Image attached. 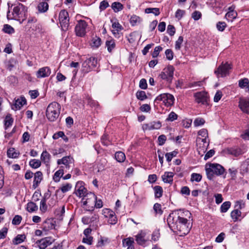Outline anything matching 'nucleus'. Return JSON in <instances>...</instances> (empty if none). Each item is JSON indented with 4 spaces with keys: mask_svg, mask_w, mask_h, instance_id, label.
I'll use <instances>...</instances> for the list:
<instances>
[{
    "mask_svg": "<svg viewBox=\"0 0 249 249\" xmlns=\"http://www.w3.org/2000/svg\"><path fill=\"white\" fill-rule=\"evenodd\" d=\"M27 210L30 212L32 213L35 211H36L38 209L37 206L33 202H30L27 204Z\"/></svg>",
    "mask_w": 249,
    "mask_h": 249,
    "instance_id": "nucleus-39",
    "label": "nucleus"
},
{
    "mask_svg": "<svg viewBox=\"0 0 249 249\" xmlns=\"http://www.w3.org/2000/svg\"><path fill=\"white\" fill-rule=\"evenodd\" d=\"M156 101H162L166 106H171L174 104V97L169 93H163L157 96Z\"/></svg>",
    "mask_w": 249,
    "mask_h": 249,
    "instance_id": "nucleus-10",
    "label": "nucleus"
},
{
    "mask_svg": "<svg viewBox=\"0 0 249 249\" xmlns=\"http://www.w3.org/2000/svg\"><path fill=\"white\" fill-rule=\"evenodd\" d=\"M194 96L195 97V100L197 103H201L203 105L207 104L209 98L206 92H197L195 94Z\"/></svg>",
    "mask_w": 249,
    "mask_h": 249,
    "instance_id": "nucleus-15",
    "label": "nucleus"
},
{
    "mask_svg": "<svg viewBox=\"0 0 249 249\" xmlns=\"http://www.w3.org/2000/svg\"><path fill=\"white\" fill-rule=\"evenodd\" d=\"M174 173L171 172H166L162 176V179L165 183H172Z\"/></svg>",
    "mask_w": 249,
    "mask_h": 249,
    "instance_id": "nucleus-21",
    "label": "nucleus"
},
{
    "mask_svg": "<svg viewBox=\"0 0 249 249\" xmlns=\"http://www.w3.org/2000/svg\"><path fill=\"white\" fill-rule=\"evenodd\" d=\"M7 156L10 158H17L19 155V153L17 152L15 148H10L7 150Z\"/></svg>",
    "mask_w": 249,
    "mask_h": 249,
    "instance_id": "nucleus-27",
    "label": "nucleus"
},
{
    "mask_svg": "<svg viewBox=\"0 0 249 249\" xmlns=\"http://www.w3.org/2000/svg\"><path fill=\"white\" fill-rule=\"evenodd\" d=\"M241 216V212L238 209L233 210L231 213V216L234 222L238 220V218Z\"/></svg>",
    "mask_w": 249,
    "mask_h": 249,
    "instance_id": "nucleus-30",
    "label": "nucleus"
},
{
    "mask_svg": "<svg viewBox=\"0 0 249 249\" xmlns=\"http://www.w3.org/2000/svg\"><path fill=\"white\" fill-rule=\"evenodd\" d=\"M22 217L21 216L19 215H16L13 219L12 222L13 225H18L20 223Z\"/></svg>",
    "mask_w": 249,
    "mask_h": 249,
    "instance_id": "nucleus-59",
    "label": "nucleus"
},
{
    "mask_svg": "<svg viewBox=\"0 0 249 249\" xmlns=\"http://www.w3.org/2000/svg\"><path fill=\"white\" fill-rule=\"evenodd\" d=\"M176 29L172 25H169L167 27V32L168 34L171 36H173L175 33Z\"/></svg>",
    "mask_w": 249,
    "mask_h": 249,
    "instance_id": "nucleus-64",
    "label": "nucleus"
},
{
    "mask_svg": "<svg viewBox=\"0 0 249 249\" xmlns=\"http://www.w3.org/2000/svg\"><path fill=\"white\" fill-rule=\"evenodd\" d=\"M3 31L8 34H12L14 32V28L9 25L5 24L3 28Z\"/></svg>",
    "mask_w": 249,
    "mask_h": 249,
    "instance_id": "nucleus-51",
    "label": "nucleus"
},
{
    "mask_svg": "<svg viewBox=\"0 0 249 249\" xmlns=\"http://www.w3.org/2000/svg\"><path fill=\"white\" fill-rule=\"evenodd\" d=\"M245 205V202L242 200L236 201L235 203L234 207L236 208V209H242L244 208Z\"/></svg>",
    "mask_w": 249,
    "mask_h": 249,
    "instance_id": "nucleus-56",
    "label": "nucleus"
},
{
    "mask_svg": "<svg viewBox=\"0 0 249 249\" xmlns=\"http://www.w3.org/2000/svg\"><path fill=\"white\" fill-rule=\"evenodd\" d=\"M199 136H201V138H205L207 139L208 137V131L206 129H202L198 132Z\"/></svg>",
    "mask_w": 249,
    "mask_h": 249,
    "instance_id": "nucleus-58",
    "label": "nucleus"
},
{
    "mask_svg": "<svg viewBox=\"0 0 249 249\" xmlns=\"http://www.w3.org/2000/svg\"><path fill=\"white\" fill-rule=\"evenodd\" d=\"M111 22L112 23V27L113 28V30L117 31H121L123 29L122 26L119 23L116 19H111Z\"/></svg>",
    "mask_w": 249,
    "mask_h": 249,
    "instance_id": "nucleus-32",
    "label": "nucleus"
},
{
    "mask_svg": "<svg viewBox=\"0 0 249 249\" xmlns=\"http://www.w3.org/2000/svg\"><path fill=\"white\" fill-rule=\"evenodd\" d=\"M29 165L33 168L36 169L41 165V161L39 160L33 159L29 162Z\"/></svg>",
    "mask_w": 249,
    "mask_h": 249,
    "instance_id": "nucleus-42",
    "label": "nucleus"
},
{
    "mask_svg": "<svg viewBox=\"0 0 249 249\" xmlns=\"http://www.w3.org/2000/svg\"><path fill=\"white\" fill-rule=\"evenodd\" d=\"M51 73V69L48 67H44L39 69L36 72V77L38 78L49 76Z\"/></svg>",
    "mask_w": 249,
    "mask_h": 249,
    "instance_id": "nucleus-18",
    "label": "nucleus"
},
{
    "mask_svg": "<svg viewBox=\"0 0 249 249\" xmlns=\"http://www.w3.org/2000/svg\"><path fill=\"white\" fill-rule=\"evenodd\" d=\"M95 200L96 196L93 193L89 192L82 198L81 202L87 210L92 211L95 208Z\"/></svg>",
    "mask_w": 249,
    "mask_h": 249,
    "instance_id": "nucleus-5",
    "label": "nucleus"
},
{
    "mask_svg": "<svg viewBox=\"0 0 249 249\" xmlns=\"http://www.w3.org/2000/svg\"><path fill=\"white\" fill-rule=\"evenodd\" d=\"M73 162V159L70 156H67L64 157L61 159L58 160L57 163L58 165L61 164H64L66 168H69L70 167V164H72Z\"/></svg>",
    "mask_w": 249,
    "mask_h": 249,
    "instance_id": "nucleus-20",
    "label": "nucleus"
},
{
    "mask_svg": "<svg viewBox=\"0 0 249 249\" xmlns=\"http://www.w3.org/2000/svg\"><path fill=\"white\" fill-rule=\"evenodd\" d=\"M237 17V13L236 12H228L225 18L227 20L232 21Z\"/></svg>",
    "mask_w": 249,
    "mask_h": 249,
    "instance_id": "nucleus-36",
    "label": "nucleus"
},
{
    "mask_svg": "<svg viewBox=\"0 0 249 249\" xmlns=\"http://www.w3.org/2000/svg\"><path fill=\"white\" fill-rule=\"evenodd\" d=\"M187 221L186 218L174 214H170L167 218L168 224L170 228L173 230L178 231L182 234H186L189 232L187 226Z\"/></svg>",
    "mask_w": 249,
    "mask_h": 249,
    "instance_id": "nucleus-1",
    "label": "nucleus"
},
{
    "mask_svg": "<svg viewBox=\"0 0 249 249\" xmlns=\"http://www.w3.org/2000/svg\"><path fill=\"white\" fill-rule=\"evenodd\" d=\"M51 196V193L48 191L44 194L43 198L40 201V210L41 212L44 213L47 210V206L46 205V201L49 199Z\"/></svg>",
    "mask_w": 249,
    "mask_h": 249,
    "instance_id": "nucleus-19",
    "label": "nucleus"
},
{
    "mask_svg": "<svg viewBox=\"0 0 249 249\" xmlns=\"http://www.w3.org/2000/svg\"><path fill=\"white\" fill-rule=\"evenodd\" d=\"M145 12L147 14L152 13L155 16H158L160 14V9L158 8H147L145 9Z\"/></svg>",
    "mask_w": 249,
    "mask_h": 249,
    "instance_id": "nucleus-44",
    "label": "nucleus"
},
{
    "mask_svg": "<svg viewBox=\"0 0 249 249\" xmlns=\"http://www.w3.org/2000/svg\"><path fill=\"white\" fill-rule=\"evenodd\" d=\"M147 126L149 130L158 129L161 126V123L159 122H153L147 124Z\"/></svg>",
    "mask_w": 249,
    "mask_h": 249,
    "instance_id": "nucleus-29",
    "label": "nucleus"
},
{
    "mask_svg": "<svg viewBox=\"0 0 249 249\" xmlns=\"http://www.w3.org/2000/svg\"><path fill=\"white\" fill-rule=\"evenodd\" d=\"M238 107L244 113L249 114V99L240 98Z\"/></svg>",
    "mask_w": 249,
    "mask_h": 249,
    "instance_id": "nucleus-17",
    "label": "nucleus"
},
{
    "mask_svg": "<svg viewBox=\"0 0 249 249\" xmlns=\"http://www.w3.org/2000/svg\"><path fill=\"white\" fill-rule=\"evenodd\" d=\"M229 154L237 157L243 153V152L240 148H230L227 149Z\"/></svg>",
    "mask_w": 249,
    "mask_h": 249,
    "instance_id": "nucleus-26",
    "label": "nucleus"
},
{
    "mask_svg": "<svg viewBox=\"0 0 249 249\" xmlns=\"http://www.w3.org/2000/svg\"><path fill=\"white\" fill-rule=\"evenodd\" d=\"M134 243V239L132 237L125 238L123 240V244L124 247H129L133 246Z\"/></svg>",
    "mask_w": 249,
    "mask_h": 249,
    "instance_id": "nucleus-43",
    "label": "nucleus"
},
{
    "mask_svg": "<svg viewBox=\"0 0 249 249\" xmlns=\"http://www.w3.org/2000/svg\"><path fill=\"white\" fill-rule=\"evenodd\" d=\"M93 237L90 236H87L83 238V242L88 245H91L92 243Z\"/></svg>",
    "mask_w": 249,
    "mask_h": 249,
    "instance_id": "nucleus-63",
    "label": "nucleus"
},
{
    "mask_svg": "<svg viewBox=\"0 0 249 249\" xmlns=\"http://www.w3.org/2000/svg\"><path fill=\"white\" fill-rule=\"evenodd\" d=\"M162 48L160 46H157L155 48L154 52L152 53V57L153 58L157 57L160 53L162 51Z\"/></svg>",
    "mask_w": 249,
    "mask_h": 249,
    "instance_id": "nucleus-57",
    "label": "nucleus"
},
{
    "mask_svg": "<svg viewBox=\"0 0 249 249\" xmlns=\"http://www.w3.org/2000/svg\"><path fill=\"white\" fill-rule=\"evenodd\" d=\"M49 8V4L46 1H42L39 3L37 6V9L39 13H45Z\"/></svg>",
    "mask_w": 249,
    "mask_h": 249,
    "instance_id": "nucleus-25",
    "label": "nucleus"
},
{
    "mask_svg": "<svg viewBox=\"0 0 249 249\" xmlns=\"http://www.w3.org/2000/svg\"><path fill=\"white\" fill-rule=\"evenodd\" d=\"M249 84V80L247 78H244L239 80L238 86L241 89L247 88Z\"/></svg>",
    "mask_w": 249,
    "mask_h": 249,
    "instance_id": "nucleus-40",
    "label": "nucleus"
},
{
    "mask_svg": "<svg viewBox=\"0 0 249 249\" xmlns=\"http://www.w3.org/2000/svg\"><path fill=\"white\" fill-rule=\"evenodd\" d=\"M61 109V106L56 102L50 103L46 109V116L48 119L53 122L55 121L59 116Z\"/></svg>",
    "mask_w": 249,
    "mask_h": 249,
    "instance_id": "nucleus-4",
    "label": "nucleus"
},
{
    "mask_svg": "<svg viewBox=\"0 0 249 249\" xmlns=\"http://www.w3.org/2000/svg\"><path fill=\"white\" fill-rule=\"evenodd\" d=\"M205 170L207 178L210 180L213 179L214 175L220 176L225 171L223 167L217 163L207 164L205 166Z\"/></svg>",
    "mask_w": 249,
    "mask_h": 249,
    "instance_id": "nucleus-3",
    "label": "nucleus"
},
{
    "mask_svg": "<svg viewBox=\"0 0 249 249\" xmlns=\"http://www.w3.org/2000/svg\"><path fill=\"white\" fill-rule=\"evenodd\" d=\"M101 44V39L100 38L95 36L93 37L90 43L92 47L97 48H98Z\"/></svg>",
    "mask_w": 249,
    "mask_h": 249,
    "instance_id": "nucleus-35",
    "label": "nucleus"
},
{
    "mask_svg": "<svg viewBox=\"0 0 249 249\" xmlns=\"http://www.w3.org/2000/svg\"><path fill=\"white\" fill-rule=\"evenodd\" d=\"M174 71V68L172 66H169L163 69V71L160 74L161 79L166 80L167 81H171Z\"/></svg>",
    "mask_w": 249,
    "mask_h": 249,
    "instance_id": "nucleus-12",
    "label": "nucleus"
},
{
    "mask_svg": "<svg viewBox=\"0 0 249 249\" xmlns=\"http://www.w3.org/2000/svg\"><path fill=\"white\" fill-rule=\"evenodd\" d=\"M205 122V121L203 118H197L195 120L194 124L195 126H198L204 124Z\"/></svg>",
    "mask_w": 249,
    "mask_h": 249,
    "instance_id": "nucleus-55",
    "label": "nucleus"
},
{
    "mask_svg": "<svg viewBox=\"0 0 249 249\" xmlns=\"http://www.w3.org/2000/svg\"><path fill=\"white\" fill-rule=\"evenodd\" d=\"M26 238L24 234H18L13 240V243L15 245L19 244L23 242Z\"/></svg>",
    "mask_w": 249,
    "mask_h": 249,
    "instance_id": "nucleus-31",
    "label": "nucleus"
},
{
    "mask_svg": "<svg viewBox=\"0 0 249 249\" xmlns=\"http://www.w3.org/2000/svg\"><path fill=\"white\" fill-rule=\"evenodd\" d=\"M59 20L63 31H66L70 26L69 14L65 10H61L59 14Z\"/></svg>",
    "mask_w": 249,
    "mask_h": 249,
    "instance_id": "nucleus-7",
    "label": "nucleus"
},
{
    "mask_svg": "<svg viewBox=\"0 0 249 249\" xmlns=\"http://www.w3.org/2000/svg\"><path fill=\"white\" fill-rule=\"evenodd\" d=\"M87 23L83 20L78 21L75 27V32L77 36L82 37L86 34V29L87 27Z\"/></svg>",
    "mask_w": 249,
    "mask_h": 249,
    "instance_id": "nucleus-11",
    "label": "nucleus"
},
{
    "mask_svg": "<svg viewBox=\"0 0 249 249\" xmlns=\"http://www.w3.org/2000/svg\"><path fill=\"white\" fill-rule=\"evenodd\" d=\"M53 225L50 221H46L43 224V229L47 231L49 229L53 228Z\"/></svg>",
    "mask_w": 249,
    "mask_h": 249,
    "instance_id": "nucleus-54",
    "label": "nucleus"
},
{
    "mask_svg": "<svg viewBox=\"0 0 249 249\" xmlns=\"http://www.w3.org/2000/svg\"><path fill=\"white\" fill-rule=\"evenodd\" d=\"M178 154V152L176 151H173L170 153H167L165 154V157L166 158V160L168 162H170L171 161L172 159L176 157Z\"/></svg>",
    "mask_w": 249,
    "mask_h": 249,
    "instance_id": "nucleus-49",
    "label": "nucleus"
},
{
    "mask_svg": "<svg viewBox=\"0 0 249 249\" xmlns=\"http://www.w3.org/2000/svg\"><path fill=\"white\" fill-rule=\"evenodd\" d=\"M231 206V203L230 201L224 202L221 206L220 211L221 213H226L229 210Z\"/></svg>",
    "mask_w": 249,
    "mask_h": 249,
    "instance_id": "nucleus-45",
    "label": "nucleus"
},
{
    "mask_svg": "<svg viewBox=\"0 0 249 249\" xmlns=\"http://www.w3.org/2000/svg\"><path fill=\"white\" fill-rule=\"evenodd\" d=\"M111 8L115 13H117L121 11L123 9L124 6L123 5L119 2H114L112 3Z\"/></svg>",
    "mask_w": 249,
    "mask_h": 249,
    "instance_id": "nucleus-33",
    "label": "nucleus"
},
{
    "mask_svg": "<svg viewBox=\"0 0 249 249\" xmlns=\"http://www.w3.org/2000/svg\"><path fill=\"white\" fill-rule=\"evenodd\" d=\"M183 41V37L182 36H179L178 39L176 41L175 49L177 50L180 49L181 45Z\"/></svg>",
    "mask_w": 249,
    "mask_h": 249,
    "instance_id": "nucleus-52",
    "label": "nucleus"
},
{
    "mask_svg": "<svg viewBox=\"0 0 249 249\" xmlns=\"http://www.w3.org/2000/svg\"><path fill=\"white\" fill-rule=\"evenodd\" d=\"M153 209L157 213L161 214L162 213L161 206L159 203H155L154 205Z\"/></svg>",
    "mask_w": 249,
    "mask_h": 249,
    "instance_id": "nucleus-61",
    "label": "nucleus"
},
{
    "mask_svg": "<svg viewBox=\"0 0 249 249\" xmlns=\"http://www.w3.org/2000/svg\"><path fill=\"white\" fill-rule=\"evenodd\" d=\"M155 196L157 198L160 197L162 195V188L160 186H155L154 188Z\"/></svg>",
    "mask_w": 249,
    "mask_h": 249,
    "instance_id": "nucleus-41",
    "label": "nucleus"
},
{
    "mask_svg": "<svg viewBox=\"0 0 249 249\" xmlns=\"http://www.w3.org/2000/svg\"><path fill=\"white\" fill-rule=\"evenodd\" d=\"M63 168L64 166H61L60 169L54 173L53 176V179L55 182H59L60 178L61 177L63 178V175L64 173Z\"/></svg>",
    "mask_w": 249,
    "mask_h": 249,
    "instance_id": "nucleus-23",
    "label": "nucleus"
},
{
    "mask_svg": "<svg viewBox=\"0 0 249 249\" xmlns=\"http://www.w3.org/2000/svg\"><path fill=\"white\" fill-rule=\"evenodd\" d=\"M197 150L199 155H203L205 153L209 145V141L205 138L198 137L196 140Z\"/></svg>",
    "mask_w": 249,
    "mask_h": 249,
    "instance_id": "nucleus-8",
    "label": "nucleus"
},
{
    "mask_svg": "<svg viewBox=\"0 0 249 249\" xmlns=\"http://www.w3.org/2000/svg\"><path fill=\"white\" fill-rule=\"evenodd\" d=\"M102 213L106 218H108V222L110 224H115L117 222V218L113 211L109 209L103 210Z\"/></svg>",
    "mask_w": 249,
    "mask_h": 249,
    "instance_id": "nucleus-14",
    "label": "nucleus"
},
{
    "mask_svg": "<svg viewBox=\"0 0 249 249\" xmlns=\"http://www.w3.org/2000/svg\"><path fill=\"white\" fill-rule=\"evenodd\" d=\"M231 69V67L228 63H222L214 72L217 77H224L229 73V70Z\"/></svg>",
    "mask_w": 249,
    "mask_h": 249,
    "instance_id": "nucleus-9",
    "label": "nucleus"
},
{
    "mask_svg": "<svg viewBox=\"0 0 249 249\" xmlns=\"http://www.w3.org/2000/svg\"><path fill=\"white\" fill-rule=\"evenodd\" d=\"M106 45L107 51L110 53L115 48L116 44L114 40L110 39L106 41Z\"/></svg>",
    "mask_w": 249,
    "mask_h": 249,
    "instance_id": "nucleus-38",
    "label": "nucleus"
},
{
    "mask_svg": "<svg viewBox=\"0 0 249 249\" xmlns=\"http://www.w3.org/2000/svg\"><path fill=\"white\" fill-rule=\"evenodd\" d=\"M136 97L139 100L141 101H143L147 98L145 91L142 90L137 91L136 93Z\"/></svg>",
    "mask_w": 249,
    "mask_h": 249,
    "instance_id": "nucleus-50",
    "label": "nucleus"
},
{
    "mask_svg": "<svg viewBox=\"0 0 249 249\" xmlns=\"http://www.w3.org/2000/svg\"><path fill=\"white\" fill-rule=\"evenodd\" d=\"M177 118L178 115L174 112L172 111L169 114L168 118L166 119V121L172 122L177 119Z\"/></svg>",
    "mask_w": 249,
    "mask_h": 249,
    "instance_id": "nucleus-62",
    "label": "nucleus"
},
{
    "mask_svg": "<svg viewBox=\"0 0 249 249\" xmlns=\"http://www.w3.org/2000/svg\"><path fill=\"white\" fill-rule=\"evenodd\" d=\"M97 64V59L94 57L87 58L82 63V70L84 73H88L95 68Z\"/></svg>",
    "mask_w": 249,
    "mask_h": 249,
    "instance_id": "nucleus-6",
    "label": "nucleus"
},
{
    "mask_svg": "<svg viewBox=\"0 0 249 249\" xmlns=\"http://www.w3.org/2000/svg\"><path fill=\"white\" fill-rule=\"evenodd\" d=\"M26 103V100L25 98L22 97L20 99H18L15 101L14 106L17 109H19Z\"/></svg>",
    "mask_w": 249,
    "mask_h": 249,
    "instance_id": "nucleus-28",
    "label": "nucleus"
},
{
    "mask_svg": "<svg viewBox=\"0 0 249 249\" xmlns=\"http://www.w3.org/2000/svg\"><path fill=\"white\" fill-rule=\"evenodd\" d=\"M40 159L45 164L48 165L50 163L51 155L46 150L44 151L41 155Z\"/></svg>",
    "mask_w": 249,
    "mask_h": 249,
    "instance_id": "nucleus-24",
    "label": "nucleus"
},
{
    "mask_svg": "<svg viewBox=\"0 0 249 249\" xmlns=\"http://www.w3.org/2000/svg\"><path fill=\"white\" fill-rule=\"evenodd\" d=\"M27 8L22 4L18 3L14 5L12 14L9 11L7 13L8 19H15L22 23L27 18Z\"/></svg>",
    "mask_w": 249,
    "mask_h": 249,
    "instance_id": "nucleus-2",
    "label": "nucleus"
},
{
    "mask_svg": "<svg viewBox=\"0 0 249 249\" xmlns=\"http://www.w3.org/2000/svg\"><path fill=\"white\" fill-rule=\"evenodd\" d=\"M144 236L145 234L142 232L139 233L136 236V241L138 244L142 245L145 243Z\"/></svg>",
    "mask_w": 249,
    "mask_h": 249,
    "instance_id": "nucleus-34",
    "label": "nucleus"
},
{
    "mask_svg": "<svg viewBox=\"0 0 249 249\" xmlns=\"http://www.w3.org/2000/svg\"><path fill=\"white\" fill-rule=\"evenodd\" d=\"M227 26L226 23L225 22L219 21L216 24V28L219 31H223Z\"/></svg>",
    "mask_w": 249,
    "mask_h": 249,
    "instance_id": "nucleus-53",
    "label": "nucleus"
},
{
    "mask_svg": "<svg viewBox=\"0 0 249 249\" xmlns=\"http://www.w3.org/2000/svg\"><path fill=\"white\" fill-rule=\"evenodd\" d=\"M115 157L116 160L119 162H122L125 160V154L121 151L116 152Z\"/></svg>",
    "mask_w": 249,
    "mask_h": 249,
    "instance_id": "nucleus-37",
    "label": "nucleus"
},
{
    "mask_svg": "<svg viewBox=\"0 0 249 249\" xmlns=\"http://www.w3.org/2000/svg\"><path fill=\"white\" fill-rule=\"evenodd\" d=\"M13 123V119L10 115H7L4 119V125L5 129L12 125Z\"/></svg>",
    "mask_w": 249,
    "mask_h": 249,
    "instance_id": "nucleus-46",
    "label": "nucleus"
},
{
    "mask_svg": "<svg viewBox=\"0 0 249 249\" xmlns=\"http://www.w3.org/2000/svg\"><path fill=\"white\" fill-rule=\"evenodd\" d=\"M243 170L246 172H249V158L242 164Z\"/></svg>",
    "mask_w": 249,
    "mask_h": 249,
    "instance_id": "nucleus-60",
    "label": "nucleus"
},
{
    "mask_svg": "<svg viewBox=\"0 0 249 249\" xmlns=\"http://www.w3.org/2000/svg\"><path fill=\"white\" fill-rule=\"evenodd\" d=\"M42 179V173L40 171H37L34 174V183L33 186L36 188Z\"/></svg>",
    "mask_w": 249,
    "mask_h": 249,
    "instance_id": "nucleus-22",
    "label": "nucleus"
},
{
    "mask_svg": "<svg viewBox=\"0 0 249 249\" xmlns=\"http://www.w3.org/2000/svg\"><path fill=\"white\" fill-rule=\"evenodd\" d=\"M202 179V176L198 173H192L191 176V181H196L198 182L201 181Z\"/></svg>",
    "mask_w": 249,
    "mask_h": 249,
    "instance_id": "nucleus-47",
    "label": "nucleus"
},
{
    "mask_svg": "<svg viewBox=\"0 0 249 249\" xmlns=\"http://www.w3.org/2000/svg\"><path fill=\"white\" fill-rule=\"evenodd\" d=\"M72 188V185L71 183H66L63 184L61 187L60 188V190L63 193H65Z\"/></svg>",
    "mask_w": 249,
    "mask_h": 249,
    "instance_id": "nucleus-48",
    "label": "nucleus"
},
{
    "mask_svg": "<svg viewBox=\"0 0 249 249\" xmlns=\"http://www.w3.org/2000/svg\"><path fill=\"white\" fill-rule=\"evenodd\" d=\"M54 241V240L51 237H47L38 241L36 243L40 249H45Z\"/></svg>",
    "mask_w": 249,
    "mask_h": 249,
    "instance_id": "nucleus-16",
    "label": "nucleus"
},
{
    "mask_svg": "<svg viewBox=\"0 0 249 249\" xmlns=\"http://www.w3.org/2000/svg\"><path fill=\"white\" fill-rule=\"evenodd\" d=\"M83 181H78L76 183L74 193L79 197H84L88 194L87 190L84 186Z\"/></svg>",
    "mask_w": 249,
    "mask_h": 249,
    "instance_id": "nucleus-13",
    "label": "nucleus"
}]
</instances>
